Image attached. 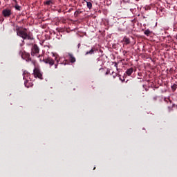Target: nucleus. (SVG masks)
<instances>
[{
	"label": "nucleus",
	"mask_w": 177,
	"mask_h": 177,
	"mask_svg": "<svg viewBox=\"0 0 177 177\" xmlns=\"http://www.w3.org/2000/svg\"><path fill=\"white\" fill-rule=\"evenodd\" d=\"M46 5H50V1H46Z\"/></svg>",
	"instance_id": "nucleus-16"
},
{
	"label": "nucleus",
	"mask_w": 177,
	"mask_h": 177,
	"mask_svg": "<svg viewBox=\"0 0 177 177\" xmlns=\"http://www.w3.org/2000/svg\"><path fill=\"white\" fill-rule=\"evenodd\" d=\"M34 77L35 78H39V80H42V73H41V71L39 68H35L33 71Z\"/></svg>",
	"instance_id": "nucleus-3"
},
{
	"label": "nucleus",
	"mask_w": 177,
	"mask_h": 177,
	"mask_svg": "<svg viewBox=\"0 0 177 177\" xmlns=\"http://www.w3.org/2000/svg\"><path fill=\"white\" fill-rule=\"evenodd\" d=\"M23 75L24 80H25V86H26V88H30V86H31V84H28L30 81L28 80V78H30V73H28L27 71H24Z\"/></svg>",
	"instance_id": "nucleus-2"
},
{
	"label": "nucleus",
	"mask_w": 177,
	"mask_h": 177,
	"mask_svg": "<svg viewBox=\"0 0 177 177\" xmlns=\"http://www.w3.org/2000/svg\"><path fill=\"white\" fill-rule=\"evenodd\" d=\"M53 56L55 57V60H56L57 64H59V59H57V55H55V53H53Z\"/></svg>",
	"instance_id": "nucleus-11"
},
{
	"label": "nucleus",
	"mask_w": 177,
	"mask_h": 177,
	"mask_svg": "<svg viewBox=\"0 0 177 177\" xmlns=\"http://www.w3.org/2000/svg\"><path fill=\"white\" fill-rule=\"evenodd\" d=\"M55 68H57V64L55 65Z\"/></svg>",
	"instance_id": "nucleus-17"
},
{
	"label": "nucleus",
	"mask_w": 177,
	"mask_h": 177,
	"mask_svg": "<svg viewBox=\"0 0 177 177\" xmlns=\"http://www.w3.org/2000/svg\"><path fill=\"white\" fill-rule=\"evenodd\" d=\"M15 8L17 9V10H20V6H15Z\"/></svg>",
	"instance_id": "nucleus-15"
},
{
	"label": "nucleus",
	"mask_w": 177,
	"mask_h": 177,
	"mask_svg": "<svg viewBox=\"0 0 177 177\" xmlns=\"http://www.w3.org/2000/svg\"><path fill=\"white\" fill-rule=\"evenodd\" d=\"M124 42H126V44H129V39H125Z\"/></svg>",
	"instance_id": "nucleus-14"
},
{
	"label": "nucleus",
	"mask_w": 177,
	"mask_h": 177,
	"mask_svg": "<svg viewBox=\"0 0 177 177\" xmlns=\"http://www.w3.org/2000/svg\"><path fill=\"white\" fill-rule=\"evenodd\" d=\"M71 63H75V58H74V57H71Z\"/></svg>",
	"instance_id": "nucleus-13"
},
{
	"label": "nucleus",
	"mask_w": 177,
	"mask_h": 177,
	"mask_svg": "<svg viewBox=\"0 0 177 177\" xmlns=\"http://www.w3.org/2000/svg\"><path fill=\"white\" fill-rule=\"evenodd\" d=\"M17 35L23 39H31V37L27 34V30L26 29H17Z\"/></svg>",
	"instance_id": "nucleus-1"
},
{
	"label": "nucleus",
	"mask_w": 177,
	"mask_h": 177,
	"mask_svg": "<svg viewBox=\"0 0 177 177\" xmlns=\"http://www.w3.org/2000/svg\"><path fill=\"white\" fill-rule=\"evenodd\" d=\"M86 5H87V8H88V9H92V3L87 1Z\"/></svg>",
	"instance_id": "nucleus-9"
},
{
	"label": "nucleus",
	"mask_w": 177,
	"mask_h": 177,
	"mask_svg": "<svg viewBox=\"0 0 177 177\" xmlns=\"http://www.w3.org/2000/svg\"><path fill=\"white\" fill-rule=\"evenodd\" d=\"M44 63L46 64H49L50 66H53L55 64V60H53L52 58L48 57L44 60Z\"/></svg>",
	"instance_id": "nucleus-5"
},
{
	"label": "nucleus",
	"mask_w": 177,
	"mask_h": 177,
	"mask_svg": "<svg viewBox=\"0 0 177 177\" xmlns=\"http://www.w3.org/2000/svg\"><path fill=\"white\" fill-rule=\"evenodd\" d=\"M22 59H25L26 60H30V54L27 53H24L21 55Z\"/></svg>",
	"instance_id": "nucleus-7"
},
{
	"label": "nucleus",
	"mask_w": 177,
	"mask_h": 177,
	"mask_svg": "<svg viewBox=\"0 0 177 177\" xmlns=\"http://www.w3.org/2000/svg\"><path fill=\"white\" fill-rule=\"evenodd\" d=\"M133 73V68H132L127 69L126 71V74H127V75H131Z\"/></svg>",
	"instance_id": "nucleus-8"
},
{
	"label": "nucleus",
	"mask_w": 177,
	"mask_h": 177,
	"mask_svg": "<svg viewBox=\"0 0 177 177\" xmlns=\"http://www.w3.org/2000/svg\"><path fill=\"white\" fill-rule=\"evenodd\" d=\"M151 32H150L149 30H146L145 31V35H147V36L150 35Z\"/></svg>",
	"instance_id": "nucleus-12"
},
{
	"label": "nucleus",
	"mask_w": 177,
	"mask_h": 177,
	"mask_svg": "<svg viewBox=\"0 0 177 177\" xmlns=\"http://www.w3.org/2000/svg\"><path fill=\"white\" fill-rule=\"evenodd\" d=\"M2 15L4 17H9L12 15V10L9 8H6L3 10Z\"/></svg>",
	"instance_id": "nucleus-4"
},
{
	"label": "nucleus",
	"mask_w": 177,
	"mask_h": 177,
	"mask_svg": "<svg viewBox=\"0 0 177 177\" xmlns=\"http://www.w3.org/2000/svg\"><path fill=\"white\" fill-rule=\"evenodd\" d=\"M32 56H34L36 53H39V48L37 45H34L32 48Z\"/></svg>",
	"instance_id": "nucleus-6"
},
{
	"label": "nucleus",
	"mask_w": 177,
	"mask_h": 177,
	"mask_svg": "<svg viewBox=\"0 0 177 177\" xmlns=\"http://www.w3.org/2000/svg\"><path fill=\"white\" fill-rule=\"evenodd\" d=\"M113 78H115V75H113Z\"/></svg>",
	"instance_id": "nucleus-18"
},
{
	"label": "nucleus",
	"mask_w": 177,
	"mask_h": 177,
	"mask_svg": "<svg viewBox=\"0 0 177 177\" xmlns=\"http://www.w3.org/2000/svg\"><path fill=\"white\" fill-rule=\"evenodd\" d=\"M93 49H91L90 51H87L86 55H93Z\"/></svg>",
	"instance_id": "nucleus-10"
}]
</instances>
